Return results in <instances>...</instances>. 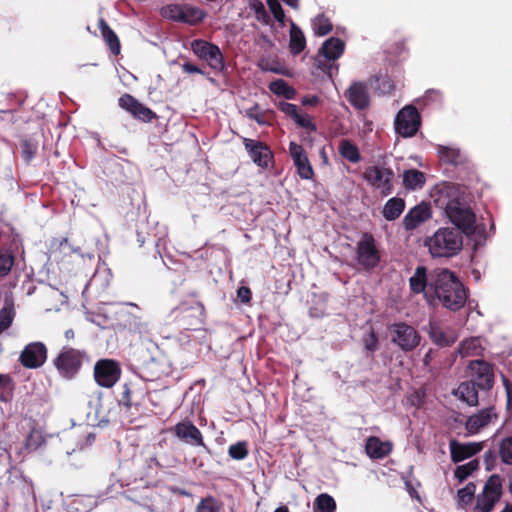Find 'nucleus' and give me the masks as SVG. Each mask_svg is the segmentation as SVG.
I'll list each match as a JSON object with an SVG mask.
<instances>
[{"instance_id":"51","label":"nucleus","mask_w":512,"mask_h":512,"mask_svg":"<svg viewBox=\"0 0 512 512\" xmlns=\"http://www.w3.org/2000/svg\"><path fill=\"white\" fill-rule=\"evenodd\" d=\"M294 122L301 128H304L308 131H316V125L312 122L311 118L307 114L303 115L299 113L298 117L294 119Z\"/></svg>"},{"instance_id":"16","label":"nucleus","mask_w":512,"mask_h":512,"mask_svg":"<svg viewBox=\"0 0 512 512\" xmlns=\"http://www.w3.org/2000/svg\"><path fill=\"white\" fill-rule=\"evenodd\" d=\"M169 431L186 444L205 447L201 431L191 421L179 422Z\"/></svg>"},{"instance_id":"57","label":"nucleus","mask_w":512,"mask_h":512,"mask_svg":"<svg viewBox=\"0 0 512 512\" xmlns=\"http://www.w3.org/2000/svg\"><path fill=\"white\" fill-rule=\"evenodd\" d=\"M182 70L188 74H192V73L203 74V71L199 67H197L196 65H194L190 62L183 63Z\"/></svg>"},{"instance_id":"41","label":"nucleus","mask_w":512,"mask_h":512,"mask_svg":"<svg viewBox=\"0 0 512 512\" xmlns=\"http://www.w3.org/2000/svg\"><path fill=\"white\" fill-rule=\"evenodd\" d=\"M313 31L318 36H325L332 30V23L324 15H318L312 22Z\"/></svg>"},{"instance_id":"18","label":"nucleus","mask_w":512,"mask_h":512,"mask_svg":"<svg viewBox=\"0 0 512 512\" xmlns=\"http://www.w3.org/2000/svg\"><path fill=\"white\" fill-rule=\"evenodd\" d=\"M119 106L129 112L134 118L143 122H150L156 117V114L148 107L140 103L130 94H123L118 99Z\"/></svg>"},{"instance_id":"26","label":"nucleus","mask_w":512,"mask_h":512,"mask_svg":"<svg viewBox=\"0 0 512 512\" xmlns=\"http://www.w3.org/2000/svg\"><path fill=\"white\" fill-rule=\"evenodd\" d=\"M306 47V38L303 31L293 21L290 25L289 49L291 54L298 55Z\"/></svg>"},{"instance_id":"36","label":"nucleus","mask_w":512,"mask_h":512,"mask_svg":"<svg viewBox=\"0 0 512 512\" xmlns=\"http://www.w3.org/2000/svg\"><path fill=\"white\" fill-rule=\"evenodd\" d=\"M269 89L275 95L283 96L286 99H293L295 97V90L283 79L272 81L269 85Z\"/></svg>"},{"instance_id":"8","label":"nucleus","mask_w":512,"mask_h":512,"mask_svg":"<svg viewBox=\"0 0 512 512\" xmlns=\"http://www.w3.org/2000/svg\"><path fill=\"white\" fill-rule=\"evenodd\" d=\"M357 263L367 271L376 268L381 260L380 251L371 233L365 232L361 235L356 245Z\"/></svg>"},{"instance_id":"23","label":"nucleus","mask_w":512,"mask_h":512,"mask_svg":"<svg viewBox=\"0 0 512 512\" xmlns=\"http://www.w3.org/2000/svg\"><path fill=\"white\" fill-rule=\"evenodd\" d=\"M449 448L452 462L459 463L480 452L482 443H459L456 440H451Z\"/></svg>"},{"instance_id":"43","label":"nucleus","mask_w":512,"mask_h":512,"mask_svg":"<svg viewBox=\"0 0 512 512\" xmlns=\"http://www.w3.org/2000/svg\"><path fill=\"white\" fill-rule=\"evenodd\" d=\"M13 396V383L8 375L0 374V401L8 402Z\"/></svg>"},{"instance_id":"17","label":"nucleus","mask_w":512,"mask_h":512,"mask_svg":"<svg viewBox=\"0 0 512 512\" xmlns=\"http://www.w3.org/2000/svg\"><path fill=\"white\" fill-rule=\"evenodd\" d=\"M344 96L356 110H366L370 106L368 85L362 81H353Z\"/></svg>"},{"instance_id":"45","label":"nucleus","mask_w":512,"mask_h":512,"mask_svg":"<svg viewBox=\"0 0 512 512\" xmlns=\"http://www.w3.org/2000/svg\"><path fill=\"white\" fill-rule=\"evenodd\" d=\"M22 157L29 163L37 153L38 144L32 139H25L21 143Z\"/></svg>"},{"instance_id":"28","label":"nucleus","mask_w":512,"mask_h":512,"mask_svg":"<svg viewBox=\"0 0 512 512\" xmlns=\"http://www.w3.org/2000/svg\"><path fill=\"white\" fill-rule=\"evenodd\" d=\"M427 284V269L424 266H418L415 269L414 274L409 279L410 290L414 294L423 293L425 292Z\"/></svg>"},{"instance_id":"25","label":"nucleus","mask_w":512,"mask_h":512,"mask_svg":"<svg viewBox=\"0 0 512 512\" xmlns=\"http://www.w3.org/2000/svg\"><path fill=\"white\" fill-rule=\"evenodd\" d=\"M344 48L345 44L341 39L331 37L323 43L320 52L326 59L336 60L343 54Z\"/></svg>"},{"instance_id":"9","label":"nucleus","mask_w":512,"mask_h":512,"mask_svg":"<svg viewBox=\"0 0 512 512\" xmlns=\"http://www.w3.org/2000/svg\"><path fill=\"white\" fill-rule=\"evenodd\" d=\"M421 125V116L413 105H406L396 115L394 128L404 138L413 137Z\"/></svg>"},{"instance_id":"13","label":"nucleus","mask_w":512,"mask_h":512,"mask_svg":"<svg viewBox=\"0 0 512 512\" xmlns=\"http://www.w3.org/2000/svg\"><path fill=\"white\" fill-rule=\"evenodd\" d=\"M471 382L481 390H490L494 385L493 366L484 360H473L468 365Z\"/></svg>"},{"instance_id":"10","label":"nucleus","mask_w":512,"mask_h":512,"mask_svg":"<svg viewBox=\"0 0 512 512\" xmlns=\"http://www.w3.org/2000/svg\"><path fill=\"white\" fill-rule=\"evenodd\" d=\"M193 53L208 63L214 71L221 72L225 67L224 56L220 48L206 40L196 39L191 43Z\"/></svg>"},{"instance_id":"44","label":"nucleus","mask_w":512,"mask_h":512,"mask_svg":"<svg viewBox=\"0 0 512 512\" xmlns=\"http://www.w3.org/2000/svg\"><path fill=\"white\" fill-rule=\"evenodd\" d=\"M245 115L251 120L256 121L261 126H269L270 122L266 118V112L260 110L258 104H254L249 109L245 110Z\"/></svg>"},{"instance_id":"22","label":"nucleus","mask_w":512,"mask_h":512,"mask_svg":"<svg viewBox=\"0 0 512 512\" xmlns=\"http://www.w3.org/2000/svg\"><path fill=\"white\" fill-rule=\"evenodd\" d=\"M432 217L430 205L421 202L411 208L403 218V227L406 231H412Z\"/></svg>"},{"instance_id":"39","label":"nucleus","mask_w":512,"mask_h":512,"mask_svg":"<svg viewBox=\"0 0 512 512\" xmlns=\"http://www.w3.org/2000/svg\"><path fill=\"white\" fill-rule=\"evenodd\" d=\"M476 486L474 483L470 482L465 487L458 490L457 498L458 504L461 507H466L471 504L473 499L475 498Z\"/></svg>"},{"instance_id":"40","label":"nucleus","mask_w":512,"mask_h":512,"mask_svg":"<svg viewBox=\"0 0 512 512\" xmlns=\"http://www.w3.org/2000/svg\"><path fill=\"white\" fill-rule=\"evenodd\" d=\"M317 512H334L336 502L334 498L326 493L320 494L315 500Z\"/></svg>"},{"instance_id":"59","label":"nucleus","mask_w":512,"mask_h":512,"mask_svg":"<svg viewBox=\"0 0 512 512\" xmlns=\"http://www.w3.org/2000/svg\"><path fill=\"white\" fill-rule=\"evenodd\" d=\"M303 105L307 106H315L319 103V97L316 95L313 96H305L301 100Z\"/></svg>"},{"instance_id":"32","label":"nucleus","mask_w":512,"mask_h":512,"mask_svg":"<svg viewBox=\"0 0 512 512\" xmlns=\"http://www.w3.org/2000/svg\"><path fill=\"white\" fill-rule=\"evenodd\" d=\"M425 174L416 169L406 170L403 174V183L406 188L416 190L425 184Z\"/></svg>"},{"instance_id":"56","label":"nucleus","mask_w":512,"mask_h":512,"mask_svg":"<svg viewBox=\"0 0 512 512\" xmlns=\"http://www.w3.org/2000/svg\"><path fill=\"white\" fill-rule=\"evenodd\" d=\"M251 296H252V293L248 287L242 286V287L238 288L237 297L240 299L241 302H243V303L250 302Z\"/></svg>"},{"instance_id":"11","label":"nucleus","mask_w":512,"mask_h":512,"mask_svg":"<svg viewBox=\"0 0 512 512\" xmlns=\"http://www.w3.org/2000/svg\"><path fill=\"white\" fill-rule=\"evenodd\" d=\"M121 368L117 361L112 359L98 360L94 366V379L104 388L113 387L120 379Z\"/></svg>"},{"instance_id":"48","label":"nucleus","mask_w":512,"mask_h":512,"mask_svg":"<svg viewBox=\"0 0 512 512\" xmlns=\"http://www.w3.org/2000/svg\"><path fill=\"white\" fill-rule=\"evenodd\" d=\"M267 4L274 18L283 26L285 14L278 0H267Z\"/></svg>"},{"instance_id":"34","label":"nucleus","mask_w":512,"mask_h":512,"mask_svg":"<svg viewBox=\"0 0 512 512\" xmlns=\"http://www.w3.org/2000/svg\"><path fill=\"white\" fill-rule=\"evenodd\" d=\"M366 452L371 458L380 459L388 454L389 449L377 437H370L366 443Z\"/></svg>"},{"instance_id":"58","label":"nucleus","mask_w":512,"mask_h":512,"mask_svg":"<svg viewBox=\"0 0 512 512\" xmlns=\"http://www.w3.org/2000/svg\"><path fill=\"white\" fill-rule=\"evenodd\" d=\"M503 384L507 393V405L510 406L512 403V384L510 381L503 376Z\"/></svg>"},{"instance_id":"64","label":"nucleus","mask_w":512,"mask_h":512,"mask_svg":"<svg viewBox=\"0 0 512 512\" xmlns=\"http://www.w3.org/2000/svg\"><path fill=\"white\" fill-rule=\"evenodd\" d=\"M501 512H512V504H507Z\"/></svg>"},{"instance_id":"6","label":"nucleus","mask_w":512,"mask_h":512,"mask_svg":"<svg viewBox=\"0 0 512 512\" xmlns=\"http://www.w3.org/2000/svg\"><path fill=\"white\" fill-rule=\"evenodd\" d=\"M390 341L404 352L413 351L421 342L420 333L405 322H397L388 326Z\"/></svg>"},{"instance_id":"3","label":"nucleus","mask_w":512,"mask_h":512,"mask_svg":"<svg viewBox=\"0 0 512 512\" xmlns=\"http://www.w3.org/2000/svg\"><path fill=\"white\" fill-rule=\"evenodd\" d=\"M88 361L86 351L64 346L53 360V365L62 378L71 380L80 372L84 362Z\"/></svg>"},{"instance_id":"62","label":"nucleus","mask_w":512,"mask_h":512,"mask_svg":"<svg viewBox=\"0 0 512 512\" xmlns=\"http://www.w3.org/2000/svg\"><path fill=\"white\" fill-rule=\"evenodd\" d=\"M65 337L67 339H72L74 337V331L72 329H69L65 332Z\"/></svg>"},{"instance_id":"49","label":"nucleus","mask_w":512,"mask_h":512,"mask_svg":"<svg viewBox=\"0 0 512 512\" xmlns=\"http://www.w3.org/2000/svg\"><path fill=\"white\" fill-rule=\"evenodd\" d=\"M12 320L13 310L6 307L2 308L0 310V334L10 327Z\"/></svg>"},{"instance_id":"50","label":"nucleus","mask_w":512,"mask_h":512,"mask_svg":"<svg viewBox=\"0 0 512 512\" xmlns=\"http://www.w3.org/2000/svg\"><path fill=\"white\" fill-rule=\"evenodd\" d=\"M363 343L365 346V349L369 352H375L378 349L379 346V340L377 334L371 330L369 334L364 336Z\"/></svg>"},{"instance_id":"60","label":"nucleus","mask_w":512,"mask_h":512,"mask_svg":"<svg viewBox=\"0 0 512 512\" xmlns=\"http://www.w3.org/2000/svg\"><path fill=\"white\" fill-rule=\"evenodd\" d=\"M261 69L264 70V71H271V72H274V73H281L280 70H278L276 68H273V67H270L268 65H266V66L261 65Z\"/></svg>"},{"instance_id":"53","label":"nucleus","mask_w":512,"mask_h":512,"mask_svg":"<svg viewBox=\"0 0 512 512\" xmlns=\"http://www.w3.org/2000/svg\"><path fill=\"white\" fill-rule=\"evenodd\" d=\"M119 404L125 406L126 408H130L134 405L132 401V390L128 384L123 385V391L119 399Z\"/></svg>"},{"instance_id":"27","label":"nucleus","mask_w":512,"mask_h":512,"mask_svg":"<svg viewBox=\"0 0 512 512\" xmlns=\"http://www.w3.org/2000/svg\"><path fill=\"white\" fill-rule=\"evenodd\" d=\"M405 209V201L399 197L390 198L383 207L382 215L387 221H394L400 217Z\"/></svg>"},{"instance_id":"47","label":"nucleus","mask_w":512,"mask_h":512,"mask_svg":"<svg viewBox=\"0 0 512 512\" xmlns=\"http://www.w3.org/2000/svg\"><path fill=\"white\" fill-rule=\"evenodd\" d=\"M196 512H220V505L212 497L202 499L196 507Z\"/></svg>"},{"instance_id":"52","label":"nucleus","mask_w":512,"mask_h":512,"mask_svg":"<svg viewBox=\"0 0 512 512\" xmlns=\"http://www.w3.org/2000/svg\"><path fill=\"white\" fill-rule=\"evenodd\" d=\"M278 108L285 115L291 117L293 120L298 117L299 109L297 105L289 103V102H280L278 104Z\"/></svg>"},{"instance_id":"14","label":"nucleus","mask_w":512,"mask_h":512,"mask_svg":"<svg viewBox=\"0 0 512 512\" xmlns=\"http://www.w3.org/2000/svg\"><path fill=\"white\" fill-rule=\"evenodd\" d=\"M47 353V347L43 342H31L22 350L19 361L25 368L37 369L46 362Z\"/></svg>"},{"instance_id":"12","label":"nucleus","mask_w":512,"mask_h":512,"mask_svg":"<svg viewBox=\"0 0 512 512\" xmlns=\"http://www.w3.org/2000/svg\"><path fill=\"white\" fill-rule=\"evenodd\" d=\"M394 173L390 168L381 166L368 167L364 172L365 180L373 187L380 189L384 196L392 193Z\"/></svg>"},{"instance_id":"1","label":"nucleus","mask_w":512,"mask_h":512,"mask_svg":"<svg viewBox=\"0 0 512 512\" xmlns=\"http://www.w3.org/2000/svg\"><path fill=\"white\" fill-rule=\"evenodd\" d=\"M435 206L445 212L455 227H441L427 237L424 245L433 258H451L463 247V234L484 236L485 227L476 224V215L466 201L464 189L454 183L436 185L431 192Z\"/></svg>"},{"instance_id":"31","label":"nucleus","mask_w":512,"mask_h":512,"mask_svg":"<svg viewBox=\"0 0 512 512\" xmlns=\"http://www.w3.org/2000/svg\"><path fill=\"white\" fill-rule=\"evenodd\" d=\"M482 351L481 339L479 337H471L463 340L459 347L458 353L462 357L477 356Z\"/></svg>"},{"instance_id":"7","label":"nucleus","mask_w":512,"mask_h":512,"mask_svg":"<svg viewBox=\"0 0 512 512\" xmlns=\"http://www.w3.org/2000/svg\"><path fill=\"white\" fill-rule=\"evenodd\" d=\"M502 496V479L493 474L486 481L483 490L476 496L473 512H491Z\"/></svg>"},{"instance_id":"24","label":"nucleus","mask_w":512,"mask_h":512,"mask_svg":"<svg viewBox=\"0 0 512 512\" xmlns=\"http://www.w3.org/2000/svg\"><path fill=\"white\" fill-rule=\"evenodd\" d=\"M478 387L474 382L464 381L459 384L454 391V395L468 406L474 407L478 405Z\"/></svg>"},{"instance_id":"38","label":"nucleus","mask_w":512,"mask_h":512,"mask_svg":"<svg viewBox=\"0 0 512 512\" xmlns=\"http://www.w3.org/2000/svg\"><path fill=\"white\" fill-rule=\"evenodd\" d=\"M45 443L43 434L38 429H32L26 437L25 449L29 452H33L40 448Z\"/></svg>"},{"instance_id":"29","label":"nucleus","mask_w":512,"mask_h":512,"mask_svg":"<svg viewBox=\"0 0 512 512\" xmlns=\"http://www.w3.org/2000/svg\"><path fill=\"white\" fill-rule=\"evenodd\" d=\"M339 154L351 163H358L361 155L358 147L349 139H341L338 145Z\"/></svg>"},{"instance_id":"5","label":"nucleus","mask_w":512,"mask_h":512,"mask_svg":"<svg viewBox=\"0 0 512 512\" xmlns=\"http://www.w3.org/2000/svg\"><path fill=\"white\" fill-rule=\"evenodd\" d=\"M204 306L200 302L181 303L169 314L171 321L177 322L182 329L195 330L202 324Z\"/></svg>"},{"instance_id":"54","label":"nucleus","mask_w":512,"mask_h":512,"mask_svg":"<svg viewBox=\"0 0 512 512\" xmlns=\"http://www.w3.org/2000/svg\"><path fill=\"white\" fill-rule=\"evenodd\" d=\"M497 455L498 452L496 453L493 450H488L487 452H485L484 461L486 464V470L491 471L494 469L497 460Z\"/></svg>"},{"instance_id":"33","label":"nucleus","mask_w":512,"mask_h":512,"mask_svg":"<svg viewBox=\"0 0 512 512\" xmlns=\"http://www.w3.org/2000/svg\"><path fill=\"white\" fill-rule=\"evenodd\" d=\"M437 152L440 159L451 165H458L462 162L460 150L450 146H437Z\"/></svg>"},{"instance_id":"46","label":"nucleus","mask_w":512,"mask_h":512,"mask_svg":"<svg viewBox=\"0 0 512 512\" xmlns=\"http://www.w3.org/2000/svg\"><path fill=\"white\" fill-rule=\"evenodd\" d=\"M228 454L232 459L235 460L245 459L248 455L247 443L242 441L230 445L228 449Z\"/></svg>"},{"instance_id":"55","label":"nucleus","mask_w":512,"mask_h":512,"mask_svg":"<svg viewBox=\"0 0 512 512\" xmlns=\"http://www.w3.org/2000/svg\"><path fill=\"white\" fill-rule=\"evenodd\" d=\"M253 9L255 11L257 19L266 23L269 18V15H268L263 3L257 2L256 4L253 5Z\"/></svg>"},{"instance_id":"19","label":"nucleus","mask_w":512,"mask_h":512,"mask_svg":"<svg viewBox=\"0 0 512 512\" xmlns=\"http://www.w3.org/2000/svg\"><path fill=\"white\" fill-rule=\"evenodd\" d=\"M289 153L293 159L299 177L305 180L312 179L314 171L303 147L296 142H290Z\"/></svg>"},{"instance_id":"35","label":"nucleus","mask_w":512,"mask_h":512,"mask_svg":"<svg viewBox=\"0 0 512 512\" xmlns=\"http://www.w3.org/2000/svg\"><path fill=\"white\" fill-rule=\"evenodd\" d=\"M498 456L503 464L512 466V436H506L498 442Z\"/></svg>"},{"instance_id":"61","label":"nucleus","mask_w":512,"mask_h":512,"mask_svg":"<svg viewBox=\"0 0 512 512\" xmlns=\"http://www.w3.org/2000/svg\"><path fill=\"white\" fill-rule=\"evenodd\" d=\"M288 6L292 8L298 7V0H283Z\"/></svg>"},{"instance_id":"63","label":"nucleus","mask_w":512,"mask_h":512,"mask_svg":"<svg viewBox=\"0 0 512 512\" xmlns=\"http://www.w3.org/2000/svg\"><path fill=\"white\" fill-rule=\"evenodd\" d=\"M274 512H289V510L286 506H280Z\"/></svg>"},{"instance_id":"21","label":"nucleus","mask_w":512,"mask_h":512,"mask_svg":"<svg viewBox=\"0 0 512 512\" xmlns=\"http://www.w3.org/2000/svg\"><path fill=\"white\" fill-rule=\"evenodd\" d=\"M429 337L439 347H450L458 339L456 330L452 327H444L436 322L429 323Z\"/></svg>"},{"instance_id":"2","label":"nucleus","mask_w":512,"mask_h":512,"mask_svg":"<svg viewBox=\"0 0 512 512\" xmlns=\"http://www.w3.org/2000/svg\"><path fill=\"white\" fill-rule=\"evenodd\" d=\"M434 292L443 306L452 311L461 309L467 300L464 285L453 272L447 269L437 272L434 280Z\"/></svg>"},{"instance_id":"42","label":"nucleus","mask_w":512,"mask_h":512,"mask_svg":"<svg viewBox=\"0 0 512 512\" xmlns=\"http://www.w3.org/2000/svg\"><path fill=\"white\" fill-rule=\"evenodd\" d=\"M478 467L479 462L477 460H471L466 464L459 465L456 467L454 472L455 478H457L459 482H462L474 471H476Z\"/></svg>"},{"instance_id":"20","label":"nucleus","mask_w":512,"mask_h":512,"mask_svg":"<svg viewBox=\"0 0 512 512\" xmlns=\"http://www.w3.org/2000/svg\"><path fill=\"white\" fill-rule=\"evenodd\" d=\"M497 419L494 407L484 408L469 416L465 422L466 436L475 435L491 422Z\"/></svg>"},{"instance_id":"4","label":"nucleus","mask_w":512,"mask_h":512,"mask_svg":"<svg viewBox=\"0 0 512 512\" xmlns=\"http://www.w3.org/2000/svg\"><path fill=\"white\" fill-rule=\"evenodd\" d=\"M160 13L165 19L191 26L201 23L207 16L203 9L187 3L165 5L161 8Z\"/></svg>"},{"instance_id":"15","label":"nucleus","mask_w":512,"mask_h":512,"mask_svg":"<svg viewBox=\"0 0 512 512\" xmlns=\"http://www.w3.org/2000/svg\"><path fill=\"white\" fill-rule=\"evenodd\" d=\"M243 145L252 161L261 168L269 167L273 154L270 148L263 142L249 138H243Z\"/></svg>"},{"instance_id":"37","label":"nucleus","mask_w":512,"mask_h":512,"mask_svg":"<svg viewBox=\"0 0 512 512\" xmlns=\"http://www.w3.org/2000/svg\"><path fill=\"white\" fill-rule=\"evenodd\" d=\"M15 264V256L10 250L0 252V278L8 276Z\"/></svg>"},{"instance_id":"30","label":"nucleus","mask_w":512,"mask_h":512,"mask_svg":"<svg viewBox=\"0 0 512 512\" xmlns=\"http://www.w3.org/2000/svg\"><path fill=\"white\" fill-rule=\"evenodd\" d=\"M99 29L101 31L103 39L109 46L112 54L118 55L120 53V41L116 33L109 27L107 22L103 19L99 21Z\"/></svg>"}]
</instances>
